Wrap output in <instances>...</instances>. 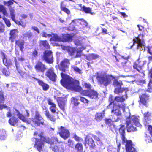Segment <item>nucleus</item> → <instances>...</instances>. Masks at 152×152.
<instances>
[{
    "mask_svg": "<svg viewBox=\"0 0 152 152\" xmlns=\"http://www.w3.org/2000/svg\"><path fill=\"white\" fill-rule=\"evenodd\" d=\"M62 78L61 81V85L67 89L80 93L81 95L87 96L91 99H98L99 94L94 89L84 90L80 86L79 80L63 73H61Z\"/></svg>",
    "mask_w": 152,
    "mask_h": 152,
    "instance_id": "nucleus-1",
    "label": "nucleus"
},
{
    "mask_svg": "<svg viewBox=\"0 0 152 152\" xmlns=\"http://www.w3.org/2000/svg\"><path fill=\"white\" fill-rule=\"evenodd\" d=\"M126 127L127 128V131L128 132H134L137 130L136 127L133 126L134 124L136 126L139 125V120L136 116L129 115L127 118L126 121Z\"/></svg>",
    "mask_w": 152,
    "mask_h": 152,
    "instance_id": "nucleus-2",
    "label": "nucleus"
},
{
    "mask_svg": "<svg viewBox=\"0 0 152 152\" xmlns=\"http://www.w3.org/2000/svg\"><path fill=\"white\" fill-rule=\"evenodd\" d=\"M30 123L32 126H39L41 125H45L44 118L38 111H35L34 118L31 119Z\"/></svg>",
    "mask_w": 152,
    "mask_h": 152,
    "instance_id": "nucleus-3",
    "label": "nucleus"
},
{
    "mask_svg": "<svg viewBox=\"0 0 152 152\" xmlns=\"http://www.w3.org/2000/svg\"><path fill=\"white\" fill-rule=\"evenodd\" d=\"M85 49L83 46L79 48H75L70 46H67L66 47V50L68 55L71 56H74L75 58L80 57L82 56L83 50Z\"/></svg>",
    "mask_w": 152,
    "mask_h": 152,
    "instance_id": "nucleus-4",
    "label": "nucleus"
},
{
    "mask_svg": "<svg viewBox=\"0 0 152 152\" xmlns=\"http://www.w3.org/2000/svg\"><path fill=\"white\" fill-rule=\"evenodd\" d=\"M115 77L109 75H103L98 76L97 78L98 82L101 85L107 86L111 83L112 80L115 79Z\"/></svg>",
    "mask_w": 152,
    "mask_h": 152,
    "instance_id": "nucleus-5",
    "label": "nucleus"
},
{
    "mask_svg": "<svg viewBox=\"0 0 152 152\" xmlns=\"http://www.w3.org/2000/svg\"><path fill=\"white\" fill-rule=\"evenodd\" d=\"M111 113L116 116L120 115H121L120 109H121L124 111L125 109L126 104L124 103L121 104L114 103L112 106H111Z\"/></svg>",
    "mask_w": 152,
    "mask_h": 152,
    "instance_id": "nucleus-6",
    "label": "nucleus"
},
{
    "mask_svg": "<svg viewBox=\"0 0 152 152\" xmlns=\"http://www.w3.org/2000/svg\"><path fill=\"white\" fill-rule=\"evenodd\" d=\"M70 64V62L69 60L65 58L60 62V64L58 65L59 69L62 72L60 73L61 76L62 78L60 81H61L62 79L61 76V73L65 74L69 76V75L65 73H63V72H66L67 70L68 69ZM69 77H70V76ZM60 82L61 83V81H60Z\"/></svg>",
    "mask_w": 152,
    "mask_h": 152,
    "instance_id": "nucleus-7",
    "label": "nucleus"
},
{
    "mask_svg": "<svg viewBox=\"0 0 152 152\" xmlns=\"http://www.w3.org/2000/svg\"><path fill=\"white\" fill-rule=\"evenodd\" d=\"M144 36V35L140 34H139L138 37L134 38L133 40V44L131 46L130 48H132L136 43L137 44V49H139L140 48H141L142 46H144L145 43L143 38Z\"/></svg>",
    "mask_w": 152,
    "mask_h": 152,
    "instance_id": "nucleus-8",
    "label": "nucleus"
},
{
    "mask_svg": "<svg viewBox=\"0 0 152 152\" xmlns=\"http://www.w3.org/2000/svg\"><path fill=\"white\" fill-rule=\"evenodd\" d=\"M43 60L47 63L52 64L54 62L53 52L50 50H45L42 57Z\"/></svg>",
    "mask_w": 152,
    "mask_h": 152,
    "instance_id": "nucleus-9",
    "label": "nucleus"
},
{
    "mask_svg": "<svg viewBox=\"0 0 152 152\" xmlns=\"http://www.w3.org/2000/svg\"><path fill=\"white\" fill-rule=\"evenodd\" d=\"M39 136L43 141L50 145H53L55 144H57V143H59V142H60L58 139L55 137H53L51 138H49L48 137H44L41 135Z\"/></svg>",
    "mask_w": 152,
    "mask_h": 152,
    "instance_id": "nucleus-10",
    "label": "nucleus"
},
{
    "mask_svg": "<svg viewBox=\"0 0 152 152\" xmlns=\"http://www.w3.org/2000/svg\"><path fill=\"white\" fill-rule=\"evenodd\" d=\"M34 68L37 72L42 73L47 69L45 65L40 61H37L36 63Z\"/></svg>",
    "mask_w": 152,
    "mask_h": 152,
    "instance_id": "nucleus-11",
    "label": "nucleus"
},
{
    "mask_svg": "<svg viewBox=\"0 0 152 152\" xmlns=\"http://www.w3.org/2000/svg\"><path fill=\"white\" fill-rule=\"evenodd\" d=\"M112 58L113 59H115L116 62L119 63L118 64H121L122 67H124L126 66V64L128 61V59L130 58V56H129L125 57L123 56L122 58H119L118 56L113 55Z\"/></svg>",
    "mask_w": 152,
    "mask_h": 152,
    "instance_id": "nucleus-12",
    "label": "nucleus"
},
{
    "mask_svg": "<svg viewBox=\"0 0 152 152\" xmlns=\"http://www.w3.org/2000/svg\"><path fill=\"white\" fill-rule=\"evenodd\" d=\"M60 132L59 133L61 137L66 140L69 137L70 133L69 131L65 127L61 126L59 129Z\"/></svg>",
    "mask_w": 152,
    "mask_h": 152,
    "instance_id": "nucleus-13",
    "label": "nucleus"
},
{
    "mask_svg": "<svg viewBox=\"0 0 152 152\" xmlns=\"http://www.w3.org/2000/svg\"><path fill=\"white\" fill-rule=\"evenodd\" d=\"M123 144L126 143L125 145L127 152H137L135 149L132 146V143L131 140H126L125 138L124 140H122Z\"/></svg>",
    "mask_w": 152,
    "mask_h": 152,
    "instance_id": "nucleus-14",
    "label": "nucleus"
},
{
    "mask_svg": "<svg viewBox=\"0 0 152 152\" xmlns=\"http://www.w3.org/2000/svg\"><path fill=\"white\" fill-rule=\"evenodd\" d=\"M88 134L86 135L85 139V145L86 144H87L89 146L90 149H94L96 148V145L94 143V142L92 138Z\"/></svg>",
    "mask_w": 152,
    "mask_h": 152,
    "instance_id": "nucleus-15",
    "label": "nucleus"
},
{
    "mask_svg": "<svg viewBox=\"0 0 152 152\" xmlns=\"http://www.w3.org/2000/svg\"><path fill=\"white\" fill-rule=\"evenodd\" d=\"M35 139V141L34 147L36 148L39 152H41V151H42V148L44 146L45 142L43 141L41 138L39 139L36 138Z\"/></svg>",
    "mask_w": 152,
    "mask_h": 152,
    "instance_id": "nucleus-16",
    "label": "nucleus"
},
{
    "mask_svg": "<svg viewBox=\"0 0 152 152\" xmlns=\"http://www.w3.org/2000/svg\"><path fill=\"white\" fill-rule=\"evenodd\" d=\"M141 92L143 93L139 96L140 102L143 105H146L147 101L149 99V96L146 94L145 90H142Z\"/></svg>",
    "mask_w": 152,
    "mask_h": 152,
    "instance_id": "nucleus-17",
    "label": "nucleus"
},
{
    "mask_svg": "<svg viewBox=\"0 0 152 152\" xmlns=\"http://www.w3.org/2000/svg\"><path fill=\"white\" fill-rule=\"evenodd\" d=\"M45 75L51 81L55 82L56 81L57 75L52 69H50L47 70Z\"/></svg>",
    "mask_w": 152,
    "mask_h": 152,
    "instance_id": "nucleus-18",
    "label": "nucleus"
},
{
    "mask_svg": "<svg viewBox=\"0 0 152 152\" xmlns=\"http://www.w3.org/2000/svg\"><path fill=\"white\" fill-rule=\"evenodd\" d=\"M58 144L53 146H51L50 148L54 152H64V146L63 143L60 142Z\"/></svg>",
    "mask_w": 152,
    "mask_h": 152,
    "instance_id": "nucleus-19",
    "label": "nucleus"
},
{
    "mask_svg": "<svg viewBox=\"0 0 152 152\" xmlns=\"http://www.w3.org/2000/svg\"><path fill=\"white\" fill-rule=\"evenodd\" d=\"M18 30L16 29L15 28L10 30L9 33L10 37L9 39L11 42H13L15 39L18 37Z\"/></svg>",
    "mask_w": 152,
    "mask_h": 152,
    "instance_id": "nucleus-20",
    "label": "nucleus"
},
{
    "mask_svg": "<svg viewBox=\"0 0 152 152\" xmlns=\"http://www.w3.org/2000/svg\"><path fill=\"white\" fill-rule=\"evenodd\" d=\"M2 56V58L4 64L8 68L9 67L12 65V61L10 59H7L6 58L5 54L3 52L1 53Z\"/></svg>",
    "mask_w": 152,
    "mask_h": 152,
    "instance_id": "nucleus-21",
    "label": "nucleus"
},
{
    "mask_svg": "<svg viewBox=\"0 0 152 152\" xmlns=\"http://www.w3.org/2000/svg\"><path fill=\"white\" fill-rule=\"evenodd\" d=\"M144 118V124L145 125L147 124H149V122H151V117H152L151 113V112L147 111L145 112L143 114Z\"/></svg>",
    "mask_w": 152,
    "mask_h": 152,
    "instance_id": "nucleus-22",
    "label": "nucleus"
},
{
    "mask_svg": "<svg viewBox=\"0 0 152 152\" xmlns=\"http://www.w3.org/2000/svg\"><path fill=\"white\" fill-rule=\"evenodd\" d=\"M25 42L24 40H17L15 41V47H17L19 48L20 50L23 52L24 49Z\"/></svg>",
    "mask_w": 152,
    "mask_h": 152,
    "instance_id": "nucleus-23",
    "label": "nucleus"
},
{
    "mask_svg": "<svg viewBox=\"0 0 152 152\" xmlns=\"http://www.w3.org/2000/svg\"><path fill=\"white\" fill-rule=\"evenodd\" d=\"M32 78L37 81L39 85L42 87V89L43 90L46 91L49 88V86L48 84L44 83L42 81L34 77H32Z\"/></svg>",
    "mask_w": 152,
    "mask_h": 152,
    "instance_id": "nucleus-24",
    "label": "nucleus"
},
{
    "mask_svg": "<svg viewBox=\"0 0 152 152\" xmlns=\"http://www.w3.org/2000/svg\"><path fill=\"white\" fill-rule=\"evenodd\" d=\"M72 36L69 34H65L61 36V42H71L72 40Z\"/></svg>",
    "mask_w": 152,
    "mask_h": 152,
    "instance_id": "nucleus-25",
    "label": "nucleus"
},
{
    "mask_svg": "<svg viewBox=\"0 0 152 152\" xmlns=\"http://www.w3.org/2000/svg\"><path fill=\"white\" fill-rule=\"evenodd\" d=\"M120 127L119 129V133L121 135V138L122 140H124L125 134L126 127L124 125L120 124Z\"/></svg>",
    "mask_w": 152,
    "mask_h": 152,
    "instance_id": "nucleus-26",
    "label": "nucleus"
},
{
    "mask_svg": "<svg viewBox=\"0 0 152 152\" xmlns=\"http://www.w3.org/2000/svg\"><path fill=\"white\" fill-rule=\"evenodd\" d=\"M105 110L102 111V112L96 113L95 115V119L97 122H100L103 118L104 115Z\"/></svg>",
    "mask_w": 152,
    "mask_h": 152,
    "instance_id": "nucleus-27",
    "label": "nucleus"
},
{
    "mask_svg": "<svg viewBox=\"0 0 152 152\" xmlns=\"http://www.w3.org/2000/svg\"><path fill=\"white\" fill-rule=\"evenodd\" d=\"M45 115L47 119L52 122H55L56 119V116L54 115H52L50 114L48 110L45 111Z\"/></svg>",
    "mask_w": 152,
    "mask_h": 152,
    "instance_id": "nucleus-28",
    "label": "nucleus"
},
{
    "mask_svg": "<svg viewBox=\"0 0 152 152\" xmlns=\"http://www.w3.org/2000/svg\"><path fill=\"white\" fill-rule=\"evenodd\" d=\"M128 96L126 92L124 96H116L114 98V100L118 102H124L125 100L127 99Z\"/></svg>",
    "mask_w": 152,
    "mask_h": 152,
    "instance_id": "nucleus-29",
    "label": "nucleus"
},
{
    "mask_svg": "<svg viewBox=\"0 0 152 152\" xmlns=\"http://www.w3.org/2000/svg\"><path fill=\"white\" fill-rule=\"evenodd\" d=\"M23 38L25 39H28L29 41L34 36L32 32L30 30L26 32L23 34Z\"/></svg>",
    "mask_w": 152,
    "mask_h": 152,
    "instance_id": "nucleus-30",
    "label": "nucleus"
},
{
    "mask_svg": "<svg viewBox=\"0 0 152 152\" xmlns=\"http://www.w3.org/2000/svg\"><path fill=\"white\" fill-rule=\"evenodd\" d=\"M51 37L50 39V41L55 42H61V36H59L57 34L52 33Z\"/></svg>",
    "mask_w": 152,
    "mask_h": 152,
    "instance_id": "nucleus-31",
    "label": "nucleus"
},
{
    "mask_svg": "<svg viewBox=\"0 0 152 152\" xmlns=\"http://www.w3.org/2000/svg\"><path fill=\"white\" fill-rule=\"evenodd\" d=\"M39 46L40 47L43 46L46 49H50V46L46 40H40L39 41Z\"/></svg>",
    "mask_w": 152,
    "mask_h": 152,
    "instance_id": "nucleus-32",
    "label": "nucleus"
},
{
    "mask_svg": "<svg viewBox=\"0 0 152 152\" xmlns=\"http://www.w3.org/2000/svg\"><path fill=\"white\" fill-rule=\"evenodd\" d=\"M64 1H61L60 3V8L61 10L68 15L70 14L71 12L66 7H64Z\"/></svg>",
    "mask_w": 152,
    "mask_h": 152,
    "instance_id": "nucleus-33",
    "label": "nucleus"
},
{
    "mask_svg": "<svg viewBox=\"0 0 152 152\" xmlns=\"http://www.w3.org/2000/svg\"><path fill=\"white\" fill-rule=\"evenodd\" d=\"M133 67L134 69L136 70L139 73L142 72V67L140 65L139 63H137L136 62L133 63Z\"/></svg>",
    "mask_w": 152,
    "mask_h": 152,
    "instance_id": "nucleus-34",
    "label": "nucleus"
},
{
    "mask_svg": "<svg viewBox=\"0 0 152 152\" xmlns=\"http://www.w3.org/2000/svg\"><path fill=\"white\" fill-rule=\"evenodd\" d=\"M100 57V56L98 54L94 53H92L89 54L86 57V59L88 61L91 60H96L98 59Z\"/></svg>",
    "mask_w": 152,
    "mask_h": 152,
    "instance_id": "nucleus-35",
    "label": "nucleus"
},
{
    "mask_svg": "<svg viewBox=\"0 0 152 152\" xmlns=\"http://www.w3.org/2000/svg\"><path fill=\"white\" fill-rule=\"evenodd\" d=\"M75 149L77 152H83V145L81 143H77L75 146Z\"/></svg>",
    "mask_w": 152,
    "mask_h": 152,
    "instance_id": "nucleus-36",
    "label": "nucleus"
},
{
    "mask_svg": "<svg viewBox=\"0 0 152 152\" xmlns=\"http://www.w3.org/2000/svg\"><path fill=\"white\" fill-rule=\"evenodd\" d=\"M18 121V119L15 117H12L8 121L9 123L12 125L15 126Z\"/></svg>",
    "mask_w": 152,
    "mask_h": 152,
    "instance_id": "nucleus-37",
    "label": "nucleus"
},
{
    "mask_svg": "<svg viewBox=\"0 0 152 152\" xmlns=\"http://www.w3.org/2000/svg\"><path fill=\"white\" fill-rule=\"evenodd\" d=\"M108 101L109 102V103L106 107L107 109H109L111 107V106H112L114 103H115L113 100V96L112 95L109 96Z\"/></svg>",
    "mask_w": 152,
    "mask_h": 152,
    "instance_id": "nucleus-38",
    "label": "nucleus"
},
{
    "mask_svg": "<svg viewBox=\"0 0 152 152\" xmlns=\"http://www.w3.org/2000/svg\"><path fill=\"white\" fill-rule=\"evenodd\" d=\"M58 105L60 108L63 111L65 110V102L61 100L58 101Z\"/></svg>",
    "mask_w": 152,
    "mask_h": 152,
    "instance_id": "nucleus-39",
    "label": "nucleus"
},
{
    "mask_svg": "<svg viewBox=\"0 0 152 152\" xmlns=\"http://www.w3.org/2000/svg\"><path fill=\"white\" fill-rule=\"evenodd\" d=\"M82 10L86 13L92 14L91 12V9L89 7H87L83 5L81 7Z\"/></svg>",
    "mask_w": 152,
    "mask_h": 152,
    "instance_id": "nucleus-40",
    "label": "nucleus"
},
{
    "mask_svg": "<svg viewBox=\"0 0 152 152\" xmlns=\"http://www.w3.org/2000/svg\"><path fill=\"white\" fill-rule=\"evenodd\" d=\"M125 90V89L124 88H122L121 87H119L115 89L114 92L115 94H119L120 93H122Z\"/></svg>",
    "mask_w": 152,
    "mask_h": 152,
    "instance_id": "nucleus-41",
    "label": "nucleus"
},
{
    "mask_svg": "<svg viewBox=\"0 0 152 152\" xmlns=\"http://www.w3.org/2000/svg\"><path fill=\"white\" fill-rule=\"evenodd\" d=\"M113 85L115 87H121L123 83L121 81H118L117 80L115 79L113 82Z\"/></svg>",
    "mask_w": 152,
    "mask_h": 152,
    "instance_id": "nucleus-42",
    "label": "nucleus"
},
{
    "mask_svg": "<svg viewBox=\"0 0 152 152\" xmlns=\"http://www.w3.org/2000/svg\"><path fill=\"white\" fill-rule=\"evenodd\" d=\"M75 25L71 22L68 27H66V29L68 31H73L75 29Z\"/></svg>",
    "mask_w": 152,
    "mask_h": 152,
    "instance_id": "nucleus-43",
    "label": "nucleus"
},
{
    "mask_svg": "<svg viewBox=\"0 0 152 152\" xmlns=\"http://www.w3.org/2000/svg\"><path fill=\"white\" fill-rule=\"evenodd\" d=\"M110 17H111V18L110 20V21L113 20L114 22L116 23H118L119 22V20L116 16L113 15L112 14H110Z\"/></svg>",
    "mask_w": 152,
    "mask_h": 152,
    "instance_id": "nucleus-44",
    "label": "nucleus"
},
{
    "mask_svg": "<svg viewBox=\"0 0 152 152\" xmlns=\"http://www.w3.org/2000/svg\"><path fill=\"white\" fill-rule=\"evenodd\" d=\"M14 61L15 63V65L16 68V69H17V71H18L19 73H21L22 72V71L19 68V64L17 61V60L15 57V58Z\"/></svg>",
    "mask_w": 152,
    "mask_h": 152,
    "instance_id": "nucleus-45",
    "label": "nucleus"
},
{
    "mask_svg": "<svg viewBox=\"0 0 152 152\" xmlns=\"http://www.w3.org/2000/svg\"><path fill=\"white\" fill-rule=\"evenodd\" d=\"M0 12H2L5 15H7V13L5 7L2 5H0Z\"/></svg>",
    "mask_w": 152,
    "mask_h": 152,
    "instance_id": "nucleus-46",
    "label": "nucleus"
},
{
    "mask_svg": "<svg viewBox=\"0 0 152 152\" xmlns=\"http://www.w3.org/2000/svg\"><path fill=\"white\" fill-rule=\"evenodd\" d=\"M71 101L73 102V103L75 106H77L80 104V103L78 101V99L74 97H72Z\"/></svg>",
    "mask_w": 152,
    "mask_h": 152,
    "instance_id": "nucleus-47",
    "label": "nucleus"
},
{
    "mask_svg": "<svg viewBox=\"0 0 152 152\" xmlns=\"http://www.w3.org/2000/svg\"><path fill=\"white\" fill-rule=\"evenodd\" d=\"M80 101L83 103L88 105L89 102V101L85 97L80 96Z\"/></svg>",
    "mask_w": 152,
    "mask_h": 152,
    "instance_id": "nucleus-48",
    "label": "nucleus"
},
{
    "mask_svg": "<svg viewBox=\"0 0 152 152\" xmlns=\"http://www.w3.org/2000/svg\"><path fill=\"white\" fill-rule=\"evenodd\" d=\"M17 115L18 118L23 121L26 122L27 121L25 117L23 115L20 113H18Z\"/></svg>",
    "mask_w": 152,
    "mask_h": 152,
    "instance_id": "nucleus-49",
    "label": "nucleus"
},
{
    "mask_svg": "<svg viewBox=\"0 0 152 152\" xmlns=\"http://www.w3.org/2000/svg\"><path fill=\"white\" fill-rule=\"evenodd\" d=\"M10 15L13 21H15V11L14 10H12L10 11Z\"/></svg>",
    "mask_w": 152,
    "mask_h": 152,
    "instance_id": "nucleus-50",
    "label": "nucleus"
},
{
    "mask_svg": "<svg viewBox=\"0 0 152 152\" xmlns=\"http://www.w3.org/2000/svg\"><path fill=\"white\" fill-rule=\"evenodd\" d=\"M3 19L4 21L7 26L8 27H10L11 25V23L10 20L7 19V18L5 17H3Z\"/></svg>",
    "mask_w": 152,
    "mask_h": 152,
    "instance_id": "nucleus-51",
    "label": "nucleus"
},
{
    "mask_svg": "<svg viewBox=\"0 0 152 152\" xmlns=\"http://www.w3.org/2000/svg\"><path fill=\"white\" fill-rule=\"evenodd\" d=\"M83 86H84L85 88L90 90L92 88V86L89 83L84 82L83 85Z\"/></svg>",
    "mask_w": 152,
    "mask_h": 152,
    "instance_id": "nucleus-52",
    "label": "nucleus"
},
{
    "mask_svg": "<svg viewBox=\"0 0 152 152\" xmlns=\"http://www.w3.org/2000/svg\"><path fill=\"white\" fill-rule=\"evenodd\" d=\"M73 138L75 140L78 142L80 141H83V139L81 138H80L79 136L77 135L76 134H75L74 135Z\"/></svg>",
    "mask_w": 152,
    "mask_h": 152,
    "instance_id": "nucleus-53",
    "label": "nucleus"
},
{
    "mask_svg": "<svg viewBox=\"0 0 152 152\" xmlns=\"http://www.w3.org/2000/svg\"><path fill=\"white\" fill-rule=\"evenodd\" d=\"M72 69H73L74 71L80 74H81V70L77 66H73L72 67Z\"/></svg>",
    "mask_w": 152,
    "mask_h": 152,
    "instance_id": "nucleus-54",
    "label": "nucleus"
},
{
    "mask_svg": "<svg viewBox=\"0 0 152 152\" xmlns=\"http://www.w3.org/2000/svg\"><path fill=\"white\" fill-rule=\"evenodd\" d=\"M147 91L151 92L152 91V81L151 80L148 84Z\"/></svg>",
    "mask_w": 152,
    "mask_h": 152,
    "instance_id": "nucleus-55",
    "label": "nucleus"
},
{
    "mask_svg": "<svg viewBox=\"0 0 152 152\" xmlns=\"http://www.w3.org/2000/svg\"><path fill=\"white\" fill-rule=\"evenodd\" d=\"M56 105L55 104H53L50 107V111L53 113H54L56 112Z\"/></svg>",
    "mask_w": 152,
    "mask_h": 152,
    "instance_id": "nucleus-56",
    "label": "nucleus"
},
{
    "mask_svg": "<svg viewBox=\"0 0 152 152\" xmlns=\"http://www.w3.org/2000/svg\"><path fill=\"white\" fill-rule=\"evenodd\" d=\"M4 100L3 92L0 91V103H3Z\"/></svg>",
    "mask_w": 152,
    "mask_h": 152,
    "instance_id": "nucleus-57",
    "label": "nucleus"
},
{
    "mask_svg": "<svg viewBox=\"0 0 152 152\" xmlns=\"http://www.w3.org/2000/svg\"><path fill=\"white\" fill-rule=\"evenodd\" d=\"M32 58H36L38 56V52L36 49H35L32 53Z\"/></svg>",
    "mask_w": 152,
    "mask_h": 152,
    "instance_id": "nucleus-58",
    "label": "nucleus"
},
{
    "mask_svg": "<svg viewBox=\"0 0 152 152\" xmlns=\"http://www.w3.org/2000/svg\"><path fill=\"white\" fill-rule=\"evenodd\" d=\"M68 145L70 147L73 148L74 146V142L72 140L69 139L68 140Z\"/></svg>",
    "mask_w": 152,
    "mask_h": 152,
    "instance_id": "nucleus-59",
    "label": "nucleus"
},
{
    "mask_svg": "<svg viewBox=\"0 0 152 152\" xmlns=\"http://www.w3.org/2000/svg\"><path fill=\"white\" fill-rule=\"evenodd\" d=\"M75 25V26H78L79 24H81V23L77 19H74L72 20L71 22Z\"/></svg>",
    "mask_w": 152,
    "mask_h": 152,
    "instance_id": "nucleus-60",
    "label": "nucleus"
},
{
    "mask_svg": "<svg viewBox=\"0 0 152 152\" xmlns=\"http://www.w3.org/2000/svg\"><path fill=\"white\" fill-rule=\"evenodd\" d=\"M2 73L6 76H8L9 75L10 72L7 70L5 68H3L2 70Z\"/></svg>",
    "mask_w": 152,
    "mask_h": 152,
    "instance_id": "nucleus-61",
    "label": "nucleus"
},
{
    "mask_svg": "<svg viewBox=\"0 0 152 152\" xmlns=\"http://www.w3.org/2000/svg\"><path fill=\"white\" fill-rule=\"evenodd\" d=\"M52 36V35L50 34H47L45 32H43L42 33V36L44 37H49Z\"/></svg>",
    "mask_w": 152,
    "mask_h": 152,
    "instance_id": "nucleus-62",
    "label": "nucleus"
},
{
    "mask_svg": "<svg viewBox=\"0 0 152 152\" xmlns=\"http://www.w3.org/2000/svg\"><path fill=\"white\" fill-rule=\"evenodd\" d=\"M31 28L36 31L38 34H39L40 33V31L37 27L35 26H33L31 27Z\"/></svg>",
    "mask_w": 152,
    "mask_h": 152,
    "instance_id": "nucleus-63",
    "label": "nucleus"
},
{
    "mask_svg": "<svg viewBox=\"0 0 152 152\" xmlns=\"http://www.w3.org/2000/svg\"><path fill=\"white\" fill-rule=\"evenodd\" d=\"M105 123L107 124H110L112 122V120L110 118L105 119Z\"/></svg>",
    "mask_w": 152,
    "mask_h": 152,
    "instance_id": "nucleus-64",
    "label": "nucleus"
}]
</instances>
